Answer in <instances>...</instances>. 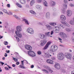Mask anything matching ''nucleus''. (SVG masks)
Returning a JSON list of instances; mask_svg holds the SVG:
<instances>
[{"label":"nucleus","instance_id":"obj_17","mask_svg":"<svg viewBox=\"0 0 74 74\" xmlns=\"http://www.w3.org/2000/svg\"><path fill=\"white\" fill-rule=\"evenodd\" d=\"M50 32H48L47 33H45V35L46 36H47V37H52V36H51V35H50Z\"/></svg>","mask_w":74,"mask_h":74},{"label":"nucleus","instance_id":"obj_2","mask_svg":"<svg viewBox=\"0 0 74 74\" xmlns=\"http://www.w3.org/2000/svg\"><path fill=\"white\" fill-rule=\"evenodd\" d=\"M58 48V46L56 45H53L51 47L50 51H51V52H55L57 51Z\"/></svg>","mask_w":74,"mask_h":74},{"label":"nucleus","instance_id":"obj_24","mask_svg":"<svg viewBox=\"0 0 74 74\" xmlns=\"http://www.w3.org/2000/svg\"><path fill=\"white\" fill-rule=\"evenodd\" d=\"M30 13L32 14H33V15H36V12L33 10H30Z\"/></svg>","mask_w":74,"mask_h":74},{"label":"nucleus","instance_id":"obj_35","mask_svg":"<svg viewBox=\"0 0 74 74\" xmlns=\"http://www.w3.org/2000/svg\"><path fill=\"white\" fill-rule=\"evenodd\" d=\"M3 12H5V13H6V14H8V12H7V10H6L4 9L3 10Z\"/></svg>","mask_w":74,"mask_h":74},{"label":"nucleus","instance_id":"obj_53","mask_svg":"<svg viewBox=\"0 0 74 74\" xmlns=\"http://www.w3.org/2000/svg\"><path fill=\"white\" fill-rule=\"evenodd\" d=\"M6 53H10V50H6Z\"/></svg>","mask_w":74,"mask_h":74},{"label":"nucleus","instance_id":"obj_11","mask_svg":"<svg viewBox=\"0 0 74 74\" xmlns=\"http://www.w3.org/2000/svg\"><path fill=\"white\" fill-rule=\"evenodd\" d=\"M47 62L49 64H53V61L50 59L47 60Z\"/></svg>","mask_w":74,"mask_h":74},{"label":"nucleus","instance_id":"obj_33","mask_svg":"<svg viewBox=\"0 0 74 74\" xmlns=\"http://www.w3.org/2000/svg\"><path fill=\"white\" fill-rule=\"evenodd\" d=\"M52 56L51 55H50L49 54H47V57L48 58H49L50 57H51Z\"/></svg>","mask_w":74,"mask_h":74},{"label":"nucleus","instance_id":"obj_63","mask_svg":"<svg viewBox=\"0 0 74 74\" xmlns=\"http://www.w3.org/2000/svg\"><path fill=\"white\" fill-rule=\"evenodd\" d=\"M52 60H55V58H52Z\"/></svg>","mask_w":74,"mask_h":74},{"label":"nucleus","instance_id":"obj_32","mask_svg":"<svg viewBox=\"0 0 74 74\" xmlns=\"http://www.w3.org/2000/svg\"><path fill=\"white\" fill-rule=\"evenodd\" d=\"M49 13L47 12L46 13V18H47V17H49Z\"/></svg>","mask_w":74,"mask_h":74},{"label":"nucleus","instance_id":"obj_23","mask_svg":"<svg viewBox=\"0 0 74 74\" xmlns=\"http://www.w3.org/2000/svg\"><path fill=\"white\" fill-rule=\"evenodd\" d=\"M47 70L49 71V72L50 73H52V72H53V71H52L51 69H50L49 68H48L47 69Z\"/></svg>","mask_w":74,"mask_h":74},{"label":"nucleus","instance_id":"obj_21","mask_svg":"<svg viewBox=\"0 0 74 74\" xmlns=\"http://www.w3.org/2000/svg\"><path fill=\"white\" fill-rule=\"evenodd\" d=\"M39 35V37L40 38H44L45 37V35L42 34H40Z\"/></svg>","mask_w":74,"mask_h":74},{"label":"nucleus","instance_id":"obj_62","mask_svg":"<svg viewBox=\"0 0 74 74\" xmlns=\"http://www.w3.org/2000/svg\"><path fill=\"white\" fill-rule=\"evenodd\" d=\"M5 69L6 70H8V68L7 67H5Z\"/></svg>","mask_w":74,"mask_h":74},{"label":"nucleus","instance_id":"obj_3","mask_svg":"<svg viewBox=\"0 0 74 74\" xmlns=\"http://www.w3.org/2000/svg\"><path fill=\"white\" fill-rule=\"evenodd\" d=\"M28 54L32 57H34L36 56V54L33 51H29L28 52Z\"/></svg>","mask_w":74,"mask_h":74},{"label":"nucleus","instance_id":"obj_36","mask_svg":"<svg viewBox=\"0 0 74 74\" xmlns=\"http://www.w3.org/2000/svg\"><path fill=\"white\" fill-rule=\"evenodd\" d=\"M56 30H60V28L58 27H55Z\"/></svg>","mask_w":74,"mask_h":74},{"label":"nucleus","instance_id":"obj_13","mask_svg":"<svg viewBox=\"0 0 74 74\" xmlns=\"http://www.w3.org/2000/svg\"><path fill=\"white\" fill-rule=\"evenodd\" d=\"M15 33L16 34L17 36L18 37H19L21 38V37H22V34L21 33L19 32L18 33V32H17V31H16L15 32Z\"/></svg>","mask_w":74,"mask_h":74},{"label":"nucleus","instance_id":"obj_25","mask_svg":"<svg viewBox=\"0 0 74 74\" xmlns=\"http://www.w3.org/2000/svg\"><path fill=\"white\" fill-rule=\"evenodd\" d=\"M23 21L25 22V23L27 24V25H29V23L28 22V21L26 20V19H23Z\"/></svg>","mask_w":74,"mask_h":74},{"label":"nucleus","instance_id":"obj_49","mask_svg":"<svg viewBox=\"0 0 74 74\" xmlns=\"http://www.w3.org/2000/svg\"><path fill=\"white\" fill-rule=\"evenodd\" d=\"M64 3H66L67 2V0H64Z\"/></svg>","mask_w":74,"mask_h":74},{"label":"nucleus","instance_id":"obj_8","mask_svg":"<svg viewBox=\"0 0 74 74\" xmlns=\"http://www.w3.org/2000/svg\"><path fill=\"white\" fill-rule=\"evenodd\" d=\"M54 67L56 69L59 70L60 69V64L57 63H56L54 65Z\"/></svg>","mask_w":74,"mask_h":74},{"label":"nucleus","instance_id":"obj_57","mask_svg":"<svg viewBox=\"0 0 74 74\" xmlns=\"http://www.w3.org/2000/svg\"><path fill=\"white\" fill-rule=\"evenodd\" d=\"M16 64H17V65H18V64H19V62H17L16 63Z\"/></svg>","mask_w":74,"mask_h":74},{"label":"nucleus","instance_id":"obj_55","mask_svg":"<svg viewBox=\"0 0 74 74\" xmlns=\"http://www.w3.org/2000/svg\"><path fill=\"white\" fill-rule=\"evenodd\" d=\"M4 56L5 57H7V53H5Z\"/></svg>","mask_w":74,"mask_h":74},{"label":"nucleus","instance_id":"obj_5","mask_svg":"<svg viewBox=\"0 0 74 74\" xmlns=\"http://www.w3.org/2000/svg\"><path fill=\"white\" fill-rule=\"evenodd\" d=\"M27 32L31 34H33L34 33V30L33 29L29 27L27 29Z\"/></svg>","mask_w":74,"mask_h":74},{"label":"nucleus","instance_id":"obj_30","mask_svg":"<svg viewBox=\"0 0 74 74\" xmlns=\"http://www.w3.org/2000/svg\"><path fill=\"white\" fill-rule=\"evenodd\" d=\"M74 22L73 20H71L70 21V23L72 25H73L74 24Z\"/></svg>","mask_w":74,"mask_h":74},{"label":"nucleus","instance_id":"obj_61","mask_svg":"<svg viewBox=\"0 0 74 74\" xmlns=\"http://www.w3.org/2000/svg\"><path fill=\"white\" fill-rule=\"evenodd\" d=\"M3 60H5V58L4 57H3L2 58Z\"/></svg>","mask_w":74,"mask_h":74},{"label":"nucleus","instance_id":"obj_18","mask_svg":"<svg viewBox=\"0 0 74 74\" xmlns=\"http://www.w3.org/2000/svg\"><path fill=\"white\" fill-rule=\"evenodd\" d=\"M51 5H52V6H54V5H56V3L55 2L51 1L50 2Z\"/></svg>","mask_w":74,"mask_h":74},{"label":"nucleus","instance_id":"obj_14","mask_svg":"<svg viewBox=\"0 0 74 74\" xmlns=\"http://www.w3.org/2000/svg\"><path fill=\"white\" fill-rule=\"evenodd\" d=\"M16 29L18 32L22 31V28L20 26H18L16 28Z\"/></svg>","mask_w":74,"mask_h":74},{"label":"nucleus","instance_id":"obj_43","mask_svg":"<svg viewBox=\"0 0 74 74\" xmlns=\"http://www.w3.org/2000/svg\"><path fill=\"white\" fill-rule=\"evenodd\" d=\"M37 2L38 3H41V1H42V0H37Z\"/></svg>","mask_w":74,"mask_h":74},{"label":"nucleus","instance_id":"obj_40","mask_svg":"<svg viewBox=\"0 0 74 74\" xmlns=\"http://www.w3.org/2000/svg\"><path fill=\"white\" fill-rule=\"evenodd\" d=\"M13 60H14L15 61V62H18V59L16 58H13Z\"/></svg>","mask_w":74,"mask_h":74},{"label":"nucleus","instance_id":"obj_41","mask_svg":"<svg viewBox=\"0 0 74 74\" xmlns=\"http://www.w3.org/2000/svg\"><path fill=\"white\" fill-rule=\"evenodd\" d=\"M43 43L45 44L47 43V41H46V40H43L42 42Z\"/></svg>","mask_w":74,"mask_h":74},{"label":"nucleus","instance_id":"obj_42","mask_svg":"<svg viewBox=\"0 0 74 74\" xmlns=\"http://www.w3.org/2000/svg\"><path fill=\"white\" fill-rule=\"evenodd\" d=\"M45 44H44V43L42 42L40 44V45H41L42 46H44Z\"/></svg>","mask_w":74,"mask_h":74},{"label":"nucleus","instance_id":"obj_7","mask_svg":"<svg viewBox=\"0 0 74 74\" xmlns=\"http://www.w3.org/2000/svg\"><path fill=\"white\" fill-rule=\"evenodd\" d=\"M60 34L61 37L62 38H67V35H66V34L64 33V32H60Z\"/></svg>","mask_w":74,"mask_h":74},{"label":"nucleus","instance_id":"obj_22","mask_svg":"<svg viewBox=\"0 0 74 74\" xmlns=\"http://www.w3.org/2000/svg\"><path fill=\"white\" fill-rule=\"evenodd\" d=\"M35 3V1L32 0L31 1L30 5L31 6H32Z\"/></svg>","mask_w":74,"mask_h":74},{"label":"nucleus","instance_id":"obj_31","mask_svg":"<svg viewBox=\"0 0 74 74\" xmlns=\"http://www.w3.org/2000/svg\"><path fill=\"white\" fill-rule=\"evenodd\" d=\"M50 25L51 26H55V25H56V23H50Z\"/></svg>","mask_w":74,"mask_h":74},{"label":"nucleus","instance_id":"obj_1","mask_svg":"<svg viewBox=\"0 0 74 74\" xmlns=\"http://www.w3.org/2000/svg\"><path fill=\"white\" fill-rule=\"evenodd\" d=\"M57 58L60 60H62L64 58V55L62 53H60L58 54Z\"/></svg>","mask_w":74,"mask_h":74},{"label":"nucleus","instance_id":"obj_26","mask_svg":"<svg viewBox=\"0 0 74 74\" xmlns=\"http://www.w3.org/2000/svg\"><path fill=\"white\" fill-rule=\"evenodd\" d=\"M19 68H21V69H26V68L24 66L21 64L19 66Z\"/></svg>","mask_w":74,"mask_h":74},{"label":"nucleus","instance_id":"obj_44","mask_svg":"<svg viewBox=\"0 0 74 74\" xmlns=\"http://www.w3.org/2000/svg\"><path fill=\"white\" fill-rule=\"evenodd\" d=\"M16 39L17 40V41H18V42H19V41H20L19 38H18V37H16Z\"/></svg>","mask_w":74,"mask_h":74},{"label":"nucleus","instance_id":"obj_27","mask_svg":"<svg viewBox=\"0 0 74 74\" xmlns=\"http://www.w3.org/2000/svg\"><path fill=\"white\" fill-rule=\"evenodd\" d=\"M42 71H44V72H45V73H47V74H48L49 73V72H48V71L44 69H42Z\"/></svg>","mask_w":74,"mask_h":74},{"label":"nucleus","instance_id":"obj_59","mask_svg":"<svg viewBox=\"0 0 74 74\" xmlns=\"http://www.w3.org/2000/svg\"><path fill=\"white\" fill-rule=\"evenodd\" d=\"M1 64H2V65H3V64H4V63L3 62H1Z\"/></svg>","mask_w":74,"mask_h":74},{"label":"nucleus","instance_id":"obj_16","mask_svg":"<svg viewBox=\"0 0 74 74\" xmlns=\"http://www.w3.org/2000/svg\"><path fill=\"white\" fill-rule=\"evenodd\" d=\"M19 1H20L21 4H26V1L25 0H19Z\"/></svg>","mask_w":74,"mask_h":74},{"label":"nucleus","instance_id":"obj_60","mask_svg":"<svg viewBox=\"0 0 74 74\" xmlns=\"http://www.w3.org/2000/svg\"><path fill=\"white\" fill-rule=\"evenodd\" d=\"M10 47L11 46H7V47L8 48H10Z\"/></svg>","mask_w":74,"mask_h":74},{"label":"nucleus","instance_id":"obj_9","mask_svg":"<svg viewBox=\"0 0 74 74\" xmlns=\"http://www.w3.org/2000/svg\"><path fill=\"white\" fill-rule=\"evenodd\" d=\"M25 48L27 50H32V47L28 45H26L25 46Z\"/></svg>","mask_w":74,"mask_h":74},{"label":"nucleus","instance_id":"obj_48","mask_svg":"<svg viewBox=\"0 0 74 74\" xmlns=\"http://www.w3.org/2000/svg\"><path fill=\"white\" fill-rule=\"evenodd\" d=\"M9 15H12V13L10 11L9 12V14L8 13V14Z\"/></svg>","mask_w":74,"mask_h":74},{"label":"nucleus","instance_id":"obj_54","mask_svg":"<svg viewBox=\"0 0 74 74\" xmlns=\"http://www.w3.org/2000/svg\"><path fill=\"white\" fill-rule=\"evenodd\" d=\"M70 6L71 7H73L74 6V5L72 4H70Z\"/></svg>","mask_w":74,"mask_h":74},{"label":"nucleus","instance_id":"obj_45","mask_svg":"<svg viewBox=\"0 0 74 74\" xmlns=\"http://www.w3.org/2000/svg\"><path fill=\"white\" fill-rule=\"evenodd\" d=\"M4 43L5 45H8V42H5Z\"/></svg>","mask_w":74,"mask_h":74},{"label":"nucleus","instance_id":"obj_37","mask_svg":"<svg viewBox=\"0 0 74 74\" xmlns=\"http://www.w3.org/2000/svg\"><path fill=\"white\" fill-rule=\"evenodd\" d=\"M14 16L15 17V18H17L18 20H19V18L16 15H14Z\"/></svg>","mask_w":74,"mask_h":74},{"label":"nucleus","instance_id":"obj_64","mask_svg":"<svg viewBox=\"0 0 74 74\" xmlns=\"http://www.w3.org/2000/svg\"><path fill=\"white\" fill-rule=\"evenodd\" d=\"M72 40L74 42V38H72Z\"/></svg>","mask_w":74,"mask_h":74},{"label":"nucleus","instance_id":"obj_56","mask_svg":"<svg viewBox=\"0 0 74 74\" xmlns=\"http://www.w3.org/2000/svg\"><path fill=\"white\" fill-rule=\"evenodd\" d=\"M71 74H74V71L71 72Z\"/></svg>","mask_w":74,"mask_h":74},{"label":"nucleus","instance_id":"obj_58","mask_svg":"<svg viewBox=\"0 0 74 74\" xmlns=\"http://www.w3.org/2000/svg\"><path fill=\"white\" fill-rule=\"evenodd\" d=\"M12 67H15V64H13L12 65Z\"/></svg>","mask_w":74,"mask_h":74},{"label":"nucleus","instance_id":"obj_50","mask_svg":"<svg viewBox=\"0 0 74 74\" xmlns=\"http://www.w3.org/2000/svg\"><path fill=\"white\" fill-rule=\"evenodd\" d=\"M24 61H25V60L21 61V62L22 63V64H23H23H23V63H24Z\"/></svg>","mask_w":74,"mask_h":74},{"label":"nucleus","instance_id":"obj_52","mask_svg":"<svg viewBox=\"0 0 74 74\" xmlns=\"http://www.w3.org/2000/svg\"><path fill=\"white\" fill-rule=\"evenodd\" d=\"M34 65H32L31 66V69H33L34 67Z\"/></svg>","mask_w":74,"mask_h":74},{"label":"nucleus","instance_id":"obj_39","mask_svg":"<svg viewBox=\"0 0 74 74\" xmlns=\"http://www.w3.org/2000/svg\"><path fill=\"white\" fill-rule=\"evenodd\" d=\"M37 53L38 55H41V51H38L37 52Z\"/></svg>","mask_w":74,"mask_h":74},{"label":"nucleus","instance_id":"obj_10","mask_svg":"<svg viewBox=\"0 0 74 74\" xmlns=\"http://www.w3.org/2000/svg\"><path fill=\"white\" fill-rule=\"evenodd\" d=\"M66 14L68 16H71L72 15V12L71 10H68L67 11Z\"/></svg>","mask_w":74,"mask_h":74},{"label":"nucleus","instance_id":"obj_47","mask_svg":"<svg viewBox=\"0 0 74 74\" xmlns=\"http://www.w3.org/2000/svg\"><path fill=\"white\" fill-rule=\"evenodd\" d=\"M62 11L63 13L64 12H65V9H62Z\"/></svg>","mask_w":74,"mask_h":74},{"label":"nucleus","instance_id":"obj_38","mask_svg":"<svg viewBox=\"0 0 74 74\" xmlns=\"http://www.w3.org/2000/svg\"><path fill=\"white\" fill-rule=\"evenodd\" d=\"M66 31H67V32H70V31H71L70 29L69 28H66Z\"/></svg>","mask_w":74,"mask_h":74},{"label":"nucleus","instance_id":"obj_51","mask_svg":"<svg viewBox=\"0 0 74 74\" xmlns=\"http://www.w3.org/2000/svg\"><path fill=\"white\" fill-rule=\"evenodd\" d=\"M53 34V31H52L51 32V35H52V34Z\"/></svg>","mask_w":74,"mask_h":74},{"label":"nucleus","instance_id":"obj_34","mask_svg":"<svg viewBox=\"0 0 74 74\" xmlns=\"http://www.w3.org/2000/svg\"><path fill=\"white\" fill-rule=\"evenodd\" d=\"M53 31L54 32L56 33H59V30H57L56 29V30H53Z\"/></svg>","mask_w":74,"mask_h":74},{"label":"nucleus","instance_id":"obj_12","mask_svg":"<svg viewBox=\"0 0 74 74\" xmlns=\"http://www.w3.org/2000/svg\"><path fill=\"white\" fill-rule=\"evenodd\" d=\"M61 23H62V24H63V25H65V26H68V27H69V26H70V25L67 24V23L66 22H64L61 21Z\"/></svg>","mask_w":74,"mask_h":74},{"label":"nucleus","instance_id":"obj_15","mask_svg":"<svg viewBox=\"0 0 74 74\" xmlns=\"http://www.w3.org/2000/svg\"><path fill=\"white\" fill-rule=\"evenodd\" d=\"M60 19L62 21H65L66 18L65 16L64 15H62L60 16Z\"/></svg>","mask_w":74,"mask_h":74},{"label":"nucleus","instance_id":"obj_19","mask_svg":"<svg viewBox=\"0 0 74 74\" xmlns=\"http://www.w3.org/2000/svg\"><path fill=\"white\" fill-rule=\"evenodd\" d=\"M46 26L47 27V28L49 30H52V27L49 25H47Z\"/></svg>","mask_w":74,"mask_h":74},{"label":"nucleus","instance_id":"obj_46","mask_svg":"<svg viewBox=\"0 0 74 74\" xmlns=\"http://www.w3.org/2000/svg\"><path fill=\"white\" fill-rule=\"evenodd\" d=\"M7 6L8 8H10V4H8L7 5Z\"/></svg>","mask_w":74,"mask_h":74},{"label":"nucleus","instance_id":"obj_20","mask_svg":"<svg viewBox=\"0 0 74 74\" xmlns=\"http://www.w3.org/2000/svg\"><path fill=\"white\" fill-rule=\"evenodd\" d=\"M43 2L44 3V5L45 7H48V3L47 2L45 1H43Z\"/></svg>","mask_w":74,"mask_h":74},{"label":"nucleus","instance_id":"obj_4","mask_svg":"<svg viewBox=\"0 0 74 74\" xmlns=\"http://www.w3.org/2000/svg\"><path fill=\"white\" fill-rule=\"evenodd\" d=\"M65 56L67 59H72V55L70 53L65 54Z\"/></svg>","mask_w":74,"mask_h":74},{"label":"nucleus","instance_id":"obj_28","mask_svg":"<svg viewBox=\"0 0 74 74\" xmlns=\"http://www.w3.org/2000/svg\"><path fill=\"white\" fill-rule=\"evenodd\" d=\"M16 5L18 7H19L20 8H22V5L20 4V3H16Z\"/></svg>","mask_w":74,"mask_h":74},{"label":"nucleus","instance_id":"obj_6","mask_svg":"<svg viewBox=\"0 0 74 74\" xmlns=\"http://www.w3.org/2000/svg\"><path fill=\"white\" fill-rule=\"evenodd\" d=\"M51 43V41L47 42L45 47L43 48V50H45V49H47L49 47V45Z\"/></svg>","mask_w":74,"mask_h":74},{"label":"nucleus","instance_id":"obj_29","mask_svg":"<svg viewBox=\"0 0 74 74\" xmlns=\"http://www.w3.org/2000/svg\"><path fill=\"white\" fill-rule=\"evenodd\" d=\"M36 8L37 9H40V8H41V6L39 5H36Z\"/></svg>","mask_w":74,"mask_h":74}]
</instances>
